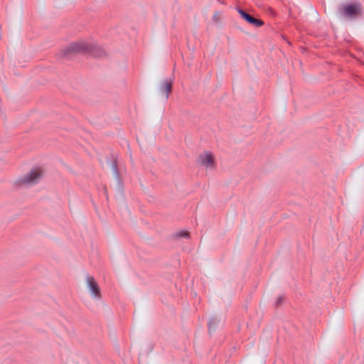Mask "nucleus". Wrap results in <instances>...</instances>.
<instances>
[{"mask_svg":"<svg viewBox=\"0 0 364 364\" xmlns=\"http://www.w3.org/2000/svg\"><path fill=\"white\" fill-rule=\"evenodd\" d=\"M164 90L166 92V97L168 96V95L171 92V87H172V85H171V83L170 82H166L164 83Z\"/></svg>","mask_w":364,"mask_h":364,"instance_id":"0eeeda50","label":"nucleus"},{"mask_svg":"<svg viewBox=\"0 0 364 364\" xmlns=\"http://www.w3.org/2000/svg\"><path fill=\"white\" fill-rule=\"evenodd\" d=\"M178 235L180 237H186V236H188V232H186V231H181L180 232H178Z\"/></svg>","mask_w":364,"mask_h":364,"instance_id":"6e6552de","label":"nucleus"},{"mask_svg":"<svg viewBox=\"0 0 364 364\" xmlns=\"http://www.w3.org/2000/svg\"><path fill=\"white\" fill-rule=\"evenodd\" d=\"M200 158L202 164L206 166H211L214 164V157L211 154L207 153Z\"/></svg>","mask_w":364,"mask_h":364,"instance_id":"39448f33","label":"nucleus"},{"mask_svg":"<svg viewBox=\"0 0 364 364\" xmlns=\"http://www.w3.org/2000/svg\"><path fill=\"white\" fill-rule=\"evenodd\" d=\"M42 171L39 168H34L31 171L29 175L23 179L24 183L33 182L36 178L41 176Z\"/></svg>","mask_w":364,"mask_h":364,"instance_id":"7ed1b4c3","label":"nucleus"},{"mask_svg":"<svg viewBox=\"0 0 364 364\" xmlns=\"http://www.w3.org/2000/svg\"><path fill=\"white\" fill-rule=\"evenodd\" d=\"M87 283L90 286V289L92 290L93 294L96 296H100V289L98 288L97 284L95 281L94 278L92 277H89L87 278Z\"/></svg>","mask_w":364,"mask_h":364,"instance_id":"20e7f679","label":"nucleus"},{"mask_svg":"<svg viewBox=\"0 0 364 364\" xmlns=\"http://www.w3.org/2000/svg\"><path fill=\"white\" fill-rule=\"evenodd\" d=\"M238 11L241 16L250 23L255 25L256 26H261L264 24V22L262 20L252 17L250 14L245 13L244 11L240 9Z\"/></svg>","mask_w":364,"mask_h":364,"instance_id":"f03ea898","label":"nucleus"},{"mask_svg":"<svg viewBox=\"0 0 364 364\" xmlns=\"http://www.w3.org/2000/svg\"><path fill=\"white\" fill-rule=\"evenodd\" d=\"M343 9L348 16H354L361 13V8L359 4H348L345 6Z\"/></svg>","mask_w":364,"mask_h":364,"instance_id":"f257e3e1","label":"nucleus"},{"mask_svg":"<svg viewBox=\"0 0 364 364\" xmlns=\"http://www.w3.org/2000/svg\"><path fill=\"white\" fill-rule=\"evenodd\" d=\"M87 47L82 43H74L70 46L69 50L70 52H80V51H86Z\"/></svg>","mask_w":364,"mask_h":364,"instance_id":"423d86ee","label":"nucleus"}]
</instances>
